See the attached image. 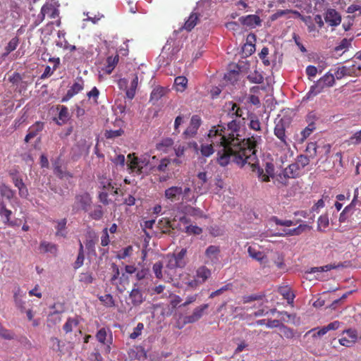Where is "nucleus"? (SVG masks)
I'll use <instances>...</instances> for the list:
<instances>
[{
	"instance_id": "nucleus-6",
	"label": "nucleus",
	"mask_w": 361,
	"mask_h": 361,
	"mask_svg": "<svg viewBox=\"0 0 361 361\" xmlns=\"http://www.w3.org/2000/svg\"><path fill=\"white\" fill-rule=\"evenodd\" d=\"M92 204V197L87 192L78 194L75 197V201L72 205V211L74 213H78L80 211L85 212H89Z\"/></svg>"
},
{
	"instance_id": "nucleus-42",
	"label": "nucleus",
	"mask_w": 361,
	"mask_h": 361,
	"mask_svg": "<svg viewBox=\"0 0 361 361\" xmlns=\"http://www.w3.org/2000/svg\"><path fill=\"white\" fill-rule=\"evenodd\" d=\"M188 84V79L185 76H178L175 78L174 85L178 92H183Z\"/></svg>"
},
{
	"instance_id": "nucleus-61",
	"label": "nucleus",
	"mask_w": 361,
	"mask_h": 361,
	"mask_svg": "<svg viewBox=\"0 0 361 361\" xmlns=\"http://www.w3.org/2000/svg\"><path fill=\"white\" fill-rule=\"evenodd\" d=\"M249 127L252 130L259 131L261 130V123L256 116H252L250 118Z\"/></svg>"
},
{
	"instance_id": "nucleus-52",
	"label": "nucleus",
	"mask_w": 361,
	"mask_h": 361,
	"mask_svg": "<svg viewBox=\"0 0 361 361\" xmlns=\"http://www.w3.org/2000/svg\"><path fill=\"white\" fill-rule=\"evenodd\" d=\"M326 329H324V327H322L321 329H317V328H314V329H310V331H308L305 336L309 335V334H312V338H317L318 337H321V336H323L324 335H325L326 334Z\"/></svg>"
},
{
	"instance_id": "nucleus-7",
	"label": "nucleus",
	"mask_w": 361,
	"mask_h": 361,
	"mask_svg": "<svg viewBox=\"0 0 361 361\" xmlns=\"http://www.w3.org/2000/svg\"><path fill=\"white\" fill-rule=\"evenodd\" d=\"M360 75L361 63L355 59L352 61L351 65L338 67L335 71V76L337 80H341L345 76L357 77Z\"/></svg>"
},
{
	"instance_id": "nucleus-10",
	"label": "nucleus",
	"mask_w": 361,
	"mask_h": 361,
	"mask_svg": "<svg viewBox=\"0 0 361 361\" xmlns=\"http://www.w3.org/2000/svg\"><path fill=\"white\" fill-rule=\"evenodd\" d=\"M238 20L243 25L250 29H253L261 26L262 22L260 17L255 14L241 16L239 18Z\"/></svg>"
},
{
	"instance_id": "nucleus-31",
	"label": "nucleus",
	"mask_w": 361,
	"mask_h": 361,
	"mask_svg": "<svg viewBox=\"0 0 361 361\" xmlns=\"http://www.w3.org/2000/svg\"><path fill=\"white\" fill-rule=\"evenodd\" d=\"M89 217L93 220H101L104 216L103 207L100 204L94 205L92 209L88 212Z\"/></svg>"
},
{
	"instance_id": "nucleus-18",
	"label": "nucleus",
	"mask_w": 361,
	"mask_h": 361,
	"mask_svg": "<svg viewBox=\"0 0 361 361\" xmlns=\"http://www.w3.org/2000/svg\"><path fill=\"white\" fill-rule=\"evenodd\" d=\"M324 20L330 26H337L341 22V16L335 9L329 8L326 11Z\"/></svg>"
},
{
	"instance_id": "nucleus-26",
	"label": "nucleus",
	"mask_w": 361,
	"mask_h": 361,
	"mask_svg": "<svg viewBox=\"0 0 361 361\" xmlns=\"http://www.w3.org/2000/svg\"><path fill=\"white\" fill-rule=\"evenodd\" d=\"M167 92V90L163 87L157 86L154 87L150 94V102H157Z\"/></svg>"
},
{
	"instance_id": "nucleus-56",
	"label": "nucleus",
	"mask_w": 361,
	"mask_h": 361,
	"mask_svg": "<svg viewBox=\"0 0 361 361\" xmlns=\"http://www.w3.org/2000/svg\"><path fill=\"white\" fill-rule=\"evenodd\" d=\"M315 129L316 124H308L307 126L301 132V142H303L307 139Z\"/></svg>"
},
{
	"instance_id": "nucleus-54",
	"label": "nucleus",
	"mask_w": 361,
	"mask_h": 361,
	"mask_svg": "<svg viewBox=\"0 0 361 361\" xmlns=\"http://www.w3.org/2000/svg\"><path fill=\"white\" fill-rule=\"evenodd\" d=\"M18 44L19 39L18 37L12 38L8 43L7 46L5 47V50L6 52V54H8L13 51H14L17 48Z\"/></svg>"
},
{
	"instance_id": "nucleus-14",
	"label": "nucleus",
	"mask_w": 361,
	"mask_h": 361,
	"mask_svg": "<svg viewBox=\"0 0 361 361\" xmlns=\"http://www.w3.org/2000/svg\"><path fill=\"white\" fill-rule=\"evenodd\" d=\"M59 15V11L54 5L46 4L42 7L38 18L43 21L46 16L50 18H56Z\"/></svg>"
},
{
	"instance_id": "nucleus-57",
	"label": "nucleus",
	"mask_w": 361,
	"mask_h": 361,
	"mask_svg": "<svg viewBox=\"0 0 361 361\" xmlns=\"http://www.w3.org/2000/svg\"><path fill=\"white\" fill-rule=\"evenodd\" d=\"M8 80L13 85H16L17 88H18L20 83H25V82L23 80L21 75L16 72L13 73V74L9 77Z\"/></svg>"
},
{
	"instance_id": "nucleus-40",
	"label": "nucleus",
	"mask_w": 361,
	"mask_h": 361,
	"mask_svg": "<svg viewBox=\"0 0 361 361\" xmlns=\"http://www.w3.org/2000/svg\"><path fill=\"white\" fill-rule=\"evenodd\" d=\"M137 85H138V77L137 75H135L130 82V87L128 89H127L126 91V97L128 99H133L134 98Z\"/></svg>"
},
{
	"instance_id": "nucleus-19",
	"label": "nucleus",
	"mask_w": 361,
	"mask_h": 361,
	"mask_svg": "<svg viewBox=\"0 0 361 361\" xmlns=\"http://www.w3.org/2000/svg\"><path fill=\"white\" fill-rule=\"evenodd\" d=\"M201 123L200 117L198 115H193L191 118L190 126L185 130L184 134L189 137L195 136Z\"/></svg>"
},
{
	"instance_id": "nucleus-25",
	"label": "nucleus",
	"mask_w": 361,
	"mask_h": 361,
	"mask_svg": "<svg viewBox=\"0 0 361 361\" xmlns=\"http://www.w3.org/2000/svg\"><path fill=\"white\" fill-rule=\"evenodd\" d=\"M48 61L49 62L54 63L53 68L51 69L49 66H47L44 69V73L41 75V78H42V79H44V78H47L51 76L54 73V71H56V68L59 67V63H60L59 58L49 57L48 59Z\"/></svg>"
},
{
	"instance_id": "nucleus-47",
	"label": "nucleus",
	"mask_w": 361,
	"mask_h": 361,
	"mask_svg": "<svg viewBox=\"0 0 361 361\" xmlns=\"http://www.w3.org/2000/svg\"><path fill=\"white\" fill-rule=\"evenodd\" d=\"M247 79L252 83L261 84L264 82V76L261 73L257 71H255L251 73L248 76Z\"/></svg>"
},
{
	"instance_id": "nucleus-36",
	"label": "nucleus",
	"mask_w": 361,
	"mask_h": 361,
	"mask_svg": "<svg viewBox=\"0 0 361 361\" xmlns=\"http://www.w3.org/2000/svg\"><path fill=\"white\" fill-rule=\"evenodd\" d=\"M198 20V15L196 13H192L182 28L187 31H191L197 25Z\"/></svg>"
},
{
	"instance_id": "nucleus-33",
	"label": "nucleus",
	"mask_w": 361,
	"mask_h": 361,
	"mask_svg": "<svg viewBox=\"0 0 361 361\" xmlns=\"http://www.w3.org/2000/svg\"><path fill=\"white\" fill-rule=\"evenodd\" d=\"M11 214L12 212L6 209L4 202L0 200V216L5 219L4 222L10 226H13V223L10 221Z\"/></svg>"
},
{
	"instance_id": "nucleus-45",
	"label": "nucleus",
	"mask_w": 361,
	"mask_h": 361,
	"mask_svg": "<svg viewBox=\"0 0 361 361\" xmlns=\"http://www.w3.org/2000/svg\"><path fill=\"white\" fill-rule=\"evenodd\" d=\"M163 264L161 262H157L153 264L152 270L155 274L156 278L163 279L165 281L166 275L163 273Z\"/></svg>"
},
{
	"instance_id": "nucleus-24",
	"label": "nucleus",
	"mask_w": 361,
	"mask_h": 361,
	"mask_svg": "<svg viewBox=\"0 0 361 361\" xmlns=\"http://www.w3.org/2000/svg\"><path fill=\"white\" fill-rule=\"evenodd\" d=\"M301 169L295 162L286 167L282 172L283 176L287 178H295L300 176Z\"/></svg>"
},
{
	"instance_id": "nucleus-46",
	"label": "nucleus",
	"mask_w": 361,
	"mask_h": 361,
	"mask_svg": "<svg viewBox=\"0 0 361 361\" xmlns=\"http://www.w3.org/2000/svg\"><path fill=\"white\" fill-rule=\"evenodd\" d=\"M178 230L182 231L188 235H191V234L200 235L202 233V228H200L197 226H192V225L186 226L184 228L179 226Z\"/></svg>"
},
{
	"instance_id": "nucleus-13",
	"label": "nucleus",
	"mask_w": 361,
	"mask_h": 361,
	"mask_svg": "<svg viewBox=\"0 0 361 361\" xmlns=\"http://www.w3.org/2000/svg\"><path fill=\"white\" fill-rule=\"evenodd\" d=\"M225 108L226 109L227 116L231 119H238L243 118V109L235 102H228L226 103Z\"/></svg>"
},
{
	"instance_id": "nucleus-23",
	"label": "nucleus",
	"mask_w": 361,
	"mask_h": 361,
	"mask_svg": "<svg viewBox=\"0 0 361 361\" xmlns=\"http://www.w3.org/2000/svg\"><path fill=\"white\" fill-rule=\"evenodd\" d=\"M310 227L307 224H300L298 227L293 229H284L283 233L276 234L277 236H293L299 235Z\"/></svg>"
},
{
	"instance_id": "nucleus-41",
	"label": "nucleus",
	"mask_w": 361,
	"mask_h": 361,
	"mask_svg": "<svg viewBox=\"0 0 361 361\" xmlns=\"http://www.w3.org/2000/svg\"><path fill=\"white\" fill-rule=\"evenodd\" d=\"M348 147L361 145V129L353 133L348 140L344 142Z\"/></svg>"
},
{
	"instance_id": "nucleus-32",
	"label": "nucleus",
	"mask_w": 361,
	"mask_h": 361,
	"mask_svg": "<svg viewBox=\"0 0 361 361\" xmlns=\"http://www.w3.org/2000/svg\"><path fill=\"white\" fill-rule=\"evenodd\" d=\"M216 147L211 141V144H202L200 145V152L202 157H209L216 152Z\"/></svg>"
},
{
	"instance_id": "nucleus-60",
	"label": "nucleus",
	"mask_w": 361,
	"mask_h": 361,
	"mask_svg": "<svg viewBox=\"0 0 361 361\" xmlns=\"http://www.w3.org/2000/svg\"><path fill=\"white\" fill-rule=\"evenodd\" d=\"M107 336V332L105 328L100 329L96 334V338L97 341L102 343L106 344V340Z\"/></svg>"
},
{
	"instance_id": "nucleus-35",
	"label": "nucleus",
	"mask_w": 361,
	"mask_h": 361,
	"mask_svg": "<svg viewBox=\"0 0 361 361\" xmlns=\"http://www.w3.org/2000/svg\"><path fill=\"white\" fill-rule=\"evenodd\" d=\"M58 109H59V113L57 123L59 125L65 124L70 118L68 109L66 106H59Z\"/></svg>"
},
{
	"instance_id": "nucleus-39",
	"label": "nucleus",
	"mask_w": 361,
	"mask_h": 361,
	"mask_svg": "<svg viewBox=\"0 0 361 361\" xmlns=\"http://www.w3.org/2000/svg\"><path fill=\"white\" fill-rule=\"evenodd\" d=\"M288 13H293L295 16H296L297 17H302L300 13L298 11L291 10V9H285V10H278L276 13H274V14H272L270 16V19H271V20L274 21V20H277L278 18H279L286 14H288Z\"/></svg>"
},
{
	"instance_id": "nucleus-64",
	"label": "nucleus",
	"mask_w": 361,
	"mask_h": 361,
	"mask_svg": "<svg viewBox=\"0 0 361 361\" xmlns=\"http://www.w3.org/2000/svg\"><path fill=\"white\" fill-rule=\"evenodd\" d=\"M132 252L133 247L132 246L129 245L123 249V250L117 255V258L119 259H124L127 257H129L131 255Z\"/></svg>"
},
{
	"instance_id": "nucleus-58",
	"label": "nucleus",
	"mask_w": 361,
	"mask_h": 361,
	"mask_svg": "<svg viewBox=\"0 0 361 361\" xmlns=\"http://www.w3.org/2000/svg\"><path fill=\"white\" fill-rule=\"evenodd\" d=\"M124 131L122 129L118 130H108L105 132V137L107 139H113L119 137L123 134Z\"/></svg>"
},
{
	"instance_id": "nucleus-49",
	"label": "nucleus",
	"mask_w": 361,
	"mask_h": 361,
	"mask_svg": "<svg viewBox=\"0 0 361 361\" xmlns=\"http://www.w3.org/2000/svg\"><path fill=\"white\" fill-rule=\"evenodd\" d=\"M99 300L107 307H112L115 305V301L111 294L100 295Z\"/></svg>"
},
{
	"instance_id": "nucleus-51",
	"label": "nucleus",
	"mask_w": 361,
	"mask_h": 361,
	"mask_svg": "<svg viewBox=\"0 0 361 361\" xmlns=\"http://www.w3.org/2000/svg\"><path fill=\"white\" fill-rule=\"evenodd\" d=\"M353 41V38L347 39L343 38L340 43L335 47V51L336 52L347 50L351 46V42Z\"/></svg>"
},
{
	"instance_id": "nucleus-2",
	"label": "nucleus",
	"mask_w": 361,
	"mask_h": 361,
	"mask_svg": "<svg viewBox=\"0 0 361 361\" xmlns=\"http://www.w3.org/2000/svg\"><path fill=\"white\" fill-rule=\"evenodd\" d=\"M211 275V270L204 265L199 267L195 273L190 269H187L180 274L179 281L175 283V286L177 287L185 286L188 289L195 290L200 285L204 284Z\"/></svg>"
},
{
	"instance_id": "nucleus-44",
	"label": "nucleus",
	"mask_w": 361,
	"mask_h": 361,
	"mask_svg": "<svg viewBox=\"0 0 361 361\" xmlns=\"http://www.w3.org/2000/svg\"><path fill=\"white\" fill-rule=\"evenodd\" d=\"M280 336L282 338H286L287 339H292L295 336V332L293 329L284 325L281 324L280 326Z\"/></svg>"
},
{
	"instance_id": "nucleus-53",
	"label": "nucleus",
	"mask_w": 361,
	"mask_h": 361,
	"mask_svg": "<svg viewBox=\"0 0 361 361\" xmlns=\"http://www.w3.org/2000/svg\"><path fill=\"white\" fill-rule=\"evenodd\" d=\"M66 223L67 220L66 219H63L57 221V225L56 226V235H60L63 237L66 236V233H63V231L66 229Z\"/></svg>"
},
{
	"instance_id": "nucleus-38",
	"label": "nucleus",
	"mask_w": 361,
	"mask_h": 361,
	"mask_svg": "<svg viewBox=\"0 0 361 361\" xmlns=\"http://www.w3.org/2000/svg\"><path fill=\"white\" fill-rule=\"evenodd\" d=\"M171 165V159L163 158L159 160L158 164L155 168V172L165 173L169 171V167Z\"/></svg>"
},
{
	"instance_id": "nucleus-5",
	"label": "nucleus",
	"mask_w": 361,
	"mask_h": 361,
	"mask_svg": "<svg viewBox=\"0 0 361 361\" xmlns=\"http://www.w3.org/2000/svg\"><path fill=\"white\" fill-rule=\"evenodd\" d=\"M335 74L326 73L316 84L312 85L306 94V98L310 99L322 92L324 87H332L335 83Z\"/></svg>"
},
{
	"instance_id": "nucleus-16",
	"label": "nucleus",
	"mask_w": 361,
	"mask_h": 361,
	"mask_svg": "<svg viewBox=\"0 0 361 361\" xmlns=\"http://www.w3.org/2000/svg\"><path fill=\"white\" fill-rule=\"evenodd\" d=\"M343 334H345L347 336L342 337L339 339L338 341L341 345L351 347L354 343H355L357 338V334L355 330L347 329L343 331Z\"/></svg>"
},
{
	"instance_id": "nucleus-63",
	"label": "nucleus",
	"mask_w": 361,
	"mask_h": 361,
	"mask_svg": "<svg viewBox=\"0 0 361 361\" xmlns=\"http://www.w3.org/2000/svg\"><path fill=\"white\" fill-rule=\"evenodd\" d=\"M182 200L186 202H190L193 200V196L190 197V193L192 192V190L190 187L182 188Z\"/></svg>"
},
{
	"instance_id": "nucleus-1",
	"label": "nucleus",
	"mask_w": 361,
	"mask_h": 361,
	"mask_svg": "<svg viewBox=\"0 0 361 361\" xmlns=\"http://www.w3.org/2000/svg\"><path fill=\"white\" fill-rule=\"evenodd\" d=\"M228 131L221 125L213 126L209 131L210 141L216 147V162L221 166H226L233 158L245 151V148L257 146L262 140L261 136H255L247 139L240 137L238 132L240 122L238 119H231L227 124Z\"/></svg>"
},
{
	"instance_id": "nucleus-3",
	"label": "nucleus",
	"mask_w": 361,
	"mask_h": 361,
	"mask_svg": "<svg viewBox=\"0 0 361 361\" xmlns=\"http://www.w3.org/2000/svg\"><path fill=\"white\" fill-rule=\"evenodd\" d=\"M257 146H254L245 148V151L233 158L231 162L235 163L240 167L247 164L250 166L252 172L256 173L261 181L269 182L270 180L269 176L266 174L264 169L260 168L259 166L258 159L256 154L257 151Z\"/></svg>"
},
{
	"instance_id": "nucleus-9",
	"label": "nucleus",
	"mask_w": 361,
	"mask_h": 361,
	"mask_svg": "<svg viewBox=\"0 0 361 361\" xmlns=\"http://www.w3.org/2000/svg\"><path fill=\"white\" fill-rule=\"evenodd\" d=\"M129 299L134 307L140 306L145 300L144 292L139 288L137 283H135L129 293Z\"/></svg>"
},
{
	"instance_id": "nucleus-29",
	"label": "nucleus",
	"mask_w": 361,
	"mask_h": 361,
	"mask_svg": "<svg viewBox=\"0 0 361 361\" xmlns=\"http://www.w3.org/2000/svg\"><path fill=\"white\" fill-rule=\"evenodd\" d=\"M39 250L44 253L50 252L54 255H56L58 252V246L52 243L42 241L39 245Z\"/></svg>"
},
{
	"instance_id": "nucleus-34",
	"label": "nucleus",
	"mask_w": 361,
	"mask_h": 361,
	"mask_svg": "<svg viewBox=\"0 0 361 361\" xmlns=\"http://www.w3.org/2000/svg\"><path fill=\"white\" fill-rule=\"evenodd\" d=\"M279 293L283 297V298L287 300V302L289 305H293V301L295 295L289 287H281L279 288Z\"/></svg>"
},
{
	"instance_id": "nucleus-17",
	"label": "nucleus",
	"mask_w": 361,
	"mask_h": 361,
	"mask_svg": "<svg viewBox=\"0 0 361 361\" xmlns=\"http://www.w3.org/2000/svg\"><path fill=\"white\" fill-rule=\"evenodd\" d=\"M208 304H204L200 307H196L192 314L185 317V323H194L198 321L203 315L204 311L208 308Z\"/></svg>"
},
{
	"instance_id": "nucleus-15",
	"label": "nucleus",
	"mask_w": 361,
	"mask_h": 361,
	"mask_svg": "<svg viewBox=\"0 0 361 361\" xmlns=\"http://www.w3.org/2000/svg\"><path fill=\"white\" fill-rule=\"evenodd\" d=\"M182 187L181 186H171L164 191L165 198L171 202H175L182 198Z\"/></svg>"
},
{
	"instance_id": "nucleus-48",
	"label": "nucleus",
	"mask_w": 361,
	"mask_h": 361,
	"mask_svg": "<svg viewBox=\"0 0 361 361\" xmlns=\"http://www.w3.org/2000/svg\"><path fill=\"white\" fill-rule=\"evenodd\" d=\"M0 195L7 200H11L14 196V192L5 184L0 185Z\"/></svg>"
},
{
	"instance_id": "nucleus-62",
	"label": "nucleus",
	"mask_w": 361,
	"mask_h": 361,
	"mask_svg": "<svg viewBox=\"0 0 361 361\" xmlns=\"http://www.w3.org/2000/svg\"><path fill=\"white\" fill-rule=\"evenodd\" d=\"M144 329V324L142 323H138L133 329V331L130 334V338L132 339L137 338L139 336L141 335L142 331Z\"/></svg>"
},
{
	"instance_id": "nucleus-55",
	"label": "nucleus",
	"mask_w": 361,
	"mask_h": 361,
	"mask_svg": "<svg viewBox=\"0 0 361 361\" xmlns=\"http://www.w3.org/2000/svg\"><path fill=\"white\" fill-rule=\"evenodd\" d=\"M295 163L301 169H302L310 164V157L305 154H300L298 156Z\"/></svg>"
},
{
	"instance_id": "nucleus-28",
	"label": "nucleus",
	"mask_w": 361,
	"mask_h": 361,
	"mask_svg": "<svg viewBox=\"0 0 361 361\" xmlns=\"http://www.w3.org/2000/svg\"><path fill=\"white\" fill-rule=\"evenodd\" d=\"M145 161L144 162L145 167L148 169L152 173H155V168L158 164L159 160L156 156L151 157L149 154H144Z\"/></svg>"
},
{
	"instance_id": "nucleus-4",
	"label": "nucleus",
	"mask_w": 361,
	"mask_h": 361,
	"mask_svg": "<svg viewBox=\"0 0 361 361\" xmlns=\"http://www.w3.org/2000/svg\"><path fill=\"white\" fill-rule=\"evenodd\" d=\"M289 126L290 122L288 118H281L275 121L274 134L279 140V146L283 149L289 148L291 143L290 139L286 134Z\"/></svg>"
},
{
	"instance_id": "nucleus-37",
	"label": "nucleus",
	"mask_w": 361,
	"mask_h": 361,
	"mask_svg": "<svg viewBox=\"0 0 361 361\" xmlns=\"http://www.w3.org/2000/svg\"><path fill=\"white\" fill-rule=\"evenodd\" d=\"M119 60V56L116 54L114 56H109L106 59V65L104 68V71L107 74H110L112 73L113 70L115 68Z\"/></svg>"
},
{
	"instance_id": "nucleus-20",
	"label": "nucleus",
	"mask_w": 361,
	"mask_h": 361,
	"mask_svg": "<svg viewBox=\"0 0 361 361\" xmlns=\"http://www.w3.org/2000/svg\"><path fill=\"white\" fill-rule=\"evenodd\" d=\"M99 188L103 190L108 191L109 193L113 195L118 194V188L116 187V184L114 183L111 178L102 176L99 178Z\"/></svg>"
},
{
	"instance_id": "nucleus-12",
	"label": "nucleus",
	"mask_w": 361,
	"mask_h": 361,
	"mask_svg": "<svg viewBox=\"0 0 361 361\" xmlns=\"http://www.w3.org/2000/svg\"><path fill=\"white\" fill-rule=\"evenodd\" d=\"M167 263L165 267L164 274L166 275L165 281L167 282H173V275L177 268H180L178 264L173 260L172 257L168 254L166 256Z\"/></svg>"
},
{
	"instance_id": "nucleus-30",
	"label": "nucleus",
	"mask_w": 361,
	"mask_h": 361,
	"mask_svg": "<svg viewBox=\"0 0 361 361\" xmlns=\"http://www.w3.org/2000/svg\"><path fill=\"white\" fill-rule=\"evenodd\" d=\"M80 323L78 317H68L63 326V331L66 333H71L73 331L74 328L77 327Z\"/></svg>"
},
{
	"instance_id": "nucleus-8",
	"label": "nucleus",
	"mask_w": 361,
	"mask_h": 361,
	"mask_svg": "<svg viewBox=\"0 0 361 361\" xmlns=\"http://www.w3.org/2000/svg\"><path fill=\"white\" fill-rule=\"evenodd\" d=\"M85 86V82L81 77H78L73 84L68 90L66 94L62 97L61 102H66L73 96L81 92Z\"/></svg>"
},
{
	"instance_id": "nucleus-11",
	"label": "nucleus",
	"mask_w": 361,
	"mask_h": 361,
	"mask_svg": "<svg viewBox=\"0 0 361 361\" xmlns=\"http://www.w3.org/2000/svg\"><path fill=\"white\" fill-rule=\"evenodd\" d=\"M128 159H129V168L133 172H136L138 174L142 173V169L145 167L144 162L145 161V157L141 156L140 157H135L134 154H128Z\"/></svg>"
},
{
	"instance_id": "nucleus-43",
	"label": "nucleus",
	"mask_w": 361,
	"mask_h": 361,
	"mask_svg": "<svg viewBox=\"0 0 361 361\" xmlns=\"http://www.w3.org/2000/svg\"><path fill=\"white\" fill-rule=\"evenodd\" d=\"M247 252L250 257L260 262H262L263 259L266 258L265 255L262 252L257 250V249L251 246L248 247Z\"/></svg>"
},
{
	"instance_id": "nucleus-22",
	"label": "nucleus",
	"mask_w": 361,
	"mask_h": 361,
	"mask_svg": "<svg viewBox=\"0 0 361 361\" xmlns=\"http://www.w3.org/2000/svg\"><path fill=\"white\" fill-rule=\"evenodd\" d=\"M190 222V219L185 216L180 217L179 224H176V221L175 219L172 221H171L169 220H166L165 222L166 224V230L164 231V232L166 233V232L169 231L170 229H175V228L178 229L179 226L181 227V224H183L184 226V227H185L186 226L190 225L189 224Z\"/></svg>"
},
{
	"instance_id": "nucleus-50",
	"label": "nucleus",
	"mask_w": 361,
	"mask_h": 361,
	"mask_svg": "<svg viewBox=\"0 0 361 361\" xmlns=\"http://www.w3.org/2000/svg\"><path fill=\"white\" fill-rule=\"evenodd\" d=\"M44 128V123L40 121L35 122L33 125H32L29 129L28 132L30 133L32 136L36 137L39 132H41Z\"/></svg>"
},
{
	"instance_id": "nucleus-59",
	"label": "nucleus",
	"mask_w": 361,
	"mask_h": 361,
	"mask_svg": "<svg viewBox=\"0 0 361 361\" xmlns=\"http://www.w3.org/2000/svg\"><path fill=\"white\" fill-rule=\"evenodd\" d=\"M269 51V49L264 47L262 48L260 53L259 54V59L262 61L263 63L267 66L270 65V61L267 59Z\"/></svg>"
},
{
	"instance_id": "nucleus-27",
	"label": "nucleus",
	"mask_w": 361,
	"mask_h": 361,
	"mask_svg": "<svg viewBox=\"0 0 361 361\" xmlns=\"http://www.w3.org/2000/svg\"><path fill=\"white\" fill-rule=\"evenodd\" d=\"M187 254V250L186 248H182L177 253H173V254H169L171 257L175 260L178 265L180 266V268H183L186 265V262L185 260V257Z\"/></svg>"
},
{
	"instance_id": "nucleus-21",
	"label": "nucleus",
	"mask_w": 361,
	"mask_h": 361,
	"mask_svg": "<svg viewBox=\"0 0 361 361\" xmlns=\"http://www.w3.org/2000/svg\"><path fill=\"white\" fill-rule=\"evenodd\" d=\"M220 249L218 246L209 245L205 250V256L208 259L206 263H216L219 260Z\"/></svg>"
}]
</instances>
